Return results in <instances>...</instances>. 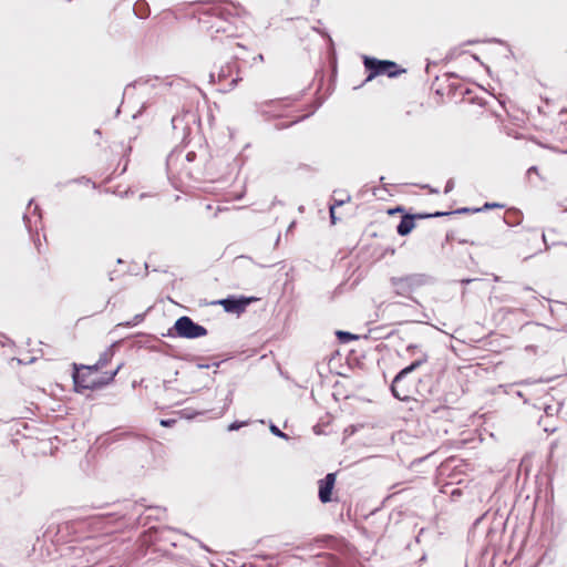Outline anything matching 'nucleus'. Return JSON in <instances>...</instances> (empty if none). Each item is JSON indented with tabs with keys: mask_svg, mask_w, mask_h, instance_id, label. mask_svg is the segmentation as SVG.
Wrapping results in <instances>:
<instances>
[{
	"mask_svg": "<svg viewBox=\"0 0 567 567\" xmlns=\"http://www.w3.org/2000/svg\"><path fill=\"white\" fill-rule=\"evenodd\" d=\"M288 99H275V100H267L259 104H256V111L260 113L262 116L266 117V120H270L271 117H279V112L282 107H286L288 104L286 103Z\"/></svg>",
	"mask_w": 567,
	"mask_h": 567,
	"instance_id": "obj_8",
	"label": "nucleus"
},
{
	"mask_svg": "<svg viewBox=\"0 0 567 567\" xmlns=\"http://www.w3.org/2000/svg\"><path fill=\"white\" fill-rule=\"evenodd\" d=\"M102 445L109 446L118 441H125L130 449L136 452H146L150 450L151 439L144 434L131 430H114L102 436Z\"/></svg>",
	"mask_w": 567,
	"mask_h": 567,
	"instance_id": "obj_4",
	"label": "nucleus"
},
{
	"mask_svg": "<svg viewBox=\"0 0 567 567\" xmlns=\"http://www.w3.org/2000/svg\"><path fill=\"white\" fill-rule=\"evenodd\" d=\"M233 39H234V34H233V33H231V34H228L226 38L220 39V43H221L223 45H225V47H226V45H229V44H231V43H233Z\"/></svg>",
	"mask_w": 567,
	"mask_h": 567,
	"instance_id": "obj_47",
	"label": "nucleus"
},
{
	"mask_svg": "<svg viewBox=\"0 0 567 567\" xmlns=\"http://www.w3.org/2000/svg\"><path fill=\"white\" fill-rule=\"evenodd\" d=\"M321 35L326 39H328L331 43H333L332 38L330 37L328 31H320Z\"/></svg>",
	"mask_w": 567,
	"mask_h": 567,
	"instance_id": "obj_56",
	"label": "nucleus"
},
{
	"mask_svg": "<svg viewBox=\"0 0 567 567\" xmlns=\"http://www.w3.org/2000/svg\"><path fill=\"white\" fill-rule=\"evenodd\" d=\"M362 61L364 71L367 73L364 83L370 82L381 75H385L390 79H396L400 75L406 73V69L402 68L400 64L392 60H381L375 56L363 55Z\"/></svg>",
	"mask_w": 567,
	"mask_h": 567,
	"instance_id": "obj_2",
	"label": "nucleus"
},
{
	"mask_svg": "<svg viewBox=\"0 0 567 567\" xmlns=\"http://www.w3.org/2000/svg\"><path fill=\"white\" fill-rule=\"evenodd\" d=\"M475 280H477V279L476 278H463V279L460 280V282L462 285H468V284H471V282H473Z\"/></svg>",
	"mask_w": 567,
	"mask_h": 567,
	"instance_id": "obj_54",
	"label": "nucleus"
},
{
	"mask_svg": "<svg viewBox=\"0 0 567 567\" xmlns=\"http://www.w3.org/2000/svg\"><path fill=\"white\" fill-rule=\"evenodd\" d=\"M321 104H322V102L316 103L315 106L312 107L311 112L308 115L299 117L296 121H292L290 123H282V122L276 123L275 124V130L281 131V130H285V128H288V127L292 126L293 124H296V123L302 121L303 118L308 117L309 115L313 114L321 106Z\"/></svg>",
	"mask_w": 567,
	"mask_h": 567,
	"instance_id": "obj_20",
	"label": "nucleus"
},
{
	"mask_svg": "<svg viewBox=\"0 0 567 567\" xmlns=\"http://www.w3.org/2000/svg\"><path fill=\"white\" fill-rule=\"evenodd\" d=\"M113 382V377L110 374V377H105L103 373L101 377H97L95 379H92L89 381L87 390L90 391H97L106 388Z\"/></svg>",
	"mask_w": 567,
	"mask_h": 567,
	"instance_id": "obj_16",
	"label": "nucleus"
},
{
	"mask_svg": "<svg viewBox=\"0 0 567 567\" xmlns=\"http://www.w3.org/2000/svg\"><path fill=\"white\" fill-rule=\"evenodd\" d=\"M453 188H454V179L450 178V179H447V182L445 184L444 194H449L450 192L453 190Z\"/></svg>",
	"mask_w": 567,
	"mask_h": 567,
	"instance_id": "obj_42",
	"label": "nucleus"
},
{
	"mask_svg": "<svg viewBox=\"0 0 567 567\" xmlns=\"http://www.w3.org/2000/svg\"><path fill=\"white\" fill-rule=\"evenodd\" d=\"M453 215V210H436L432 213V218H440Z\"/></svg>",
	"mask_w": 567,
	"mask_h": 567,
	"instance_id": "obj_36",
	"label": "nucleus"
},
{
	"mask_svg": "<svg viewBox=\"0 0 567 567\" xmlns=\"http://www.w3.org/2000/svg\"><path fill=\"white\" fill-rule=\"evenodd\" d=\"M350 199H351L350 195H347L346 198L334 199V202L331 206H333V208L336 209V207H340V206L344 205Z\"/></svg>",
	"mask_w": 567,
	"mask_h": 567,
	"instance_id": "obj_37",
	"label": "nucleus"
},
{
	"mask_svg": "<svg viewBox=\"0 0 567 567\" xmlns=\"http://www.w3.org/2000/svg\"><path fill=\"white\" fill-rule=\"evenodd\" d=\"M415 221L422 220V219H430L432 218V213L421 212V213H414L413 214Z\"/></svg>",
	"mask_w": 567,
	"mask_h": 567,
	"instance_id": "obj_35",
	"label": "nucleus"
},
{
	"mask_svg": "<svg viewBox=\"0 0 567 567\" xmlns=\"http://www.w3.org/2000/svg\"><path fill=\"white\" fill-rule=\"evenodd\" d=\"M357 432V426L355 425H350L348 427L344 429V435L346 436H351L353 435L354 433Z\"/></svg>",
	"mask_w": 567,
	"mask_h": 567,
	"instance_id": "obj_45",
	"label": "nucleus"
},
{
	"mask_svg": "<svg viewBox=\"0 0 567 567\" xmlns=\"http://www.w3.org/2000/svg\"><path fill=\"white\" fill-rule=\"evenodd\" d=\"M121 368H122V364H118L115 370L104 372V374H105V377H110V374H112L113 380H114Z\"/></svg>",
	"mask_w": 567,
	"mask_h": 567,
	"instance_id": "obj_49",
	"label": "nucleus"
},
{
	"mask_svg": "<svg viewBox=\"0 0 567 567\" xmlns=\"http://www.w3.org/2000/svg\"><path fill=\"white\" fill-rule=\"evenodd\" d=\"M23 223H24L27 229L29 230V233L31 234L32 233L31 219L28 214L23 215Z\"/></svg>",
	"mask_w": 567,
	"mask_h": 567,
	"instance_id": "obj_46",
	"label": "nucleus"
},
{
	"mask_svg": "<svg viewBox=\"0 0 567 567\" xmlns=\"http://www.w3.org/2000/svg\"><path fill=\"white\" fill-rule=\"evenodd\" d=\"M342 292V284L339 285L331 293H330V297H329V300L330 301H333L334 298L340 295Z\"/></svg>",
	"mask_w": 567,
	"mask_h": 567,
	"instance_id": "obj_43",
	"label": "nucleus"
},
{
	"mask_svg": "<svg viewBox=\"0 0 567 567\" xmlns=\"http://www.w3.org/2000/svg\"><path fill=\"white\" fill-rule=\"evenodd\" d=\"M207 13L216 17L220 20V24L210 25V29L215 28V33H228L230 32L229 18L243 17L246 13L245 8L239 3L231 0H224L214 2L213 6L207 10Z\"/></svg>",
	"mask_w": 567,
	"mask_h": 567,
	"instance_id": "obj_3",
	"label": "nucleus"
},
{
	"mask_svg": "<svg viewBox=\"0 0 567 567\" xmlns=\"http://www.w3.org/2000/svg\"><path fill=\"white\" fill-rule=\"evenodd\" d=\"M530 174H537L538 175V167L536 165H533V166H530L527 169V175H530Z\"/></svg>",
	"mask_w": 567,
	"mask_h": 567,
	"instance_id": "obj_52",
	"label": "nucleus"
},
{
	"mask_svg": "<svg viewBox=\"0 0 567 567\" xmlns=\"http://www.w3.org/2000/svg\"><path fill=\"white\" fill-rule=\"evenodd\" d=\"M238 61L247 63V59L241 55H234L233 61L226 62L220 66L218 71V81L224 83V92H230L234 90L238 83L243 80L240 76V68L238 66Z\"/></svg>",
	"mask_w": 567,
	"mask_h": 567,
	"instance_id": "obj_6",
	"label": "nucleus"
},
{
	"mask_svg": "<svg viewBox=\"0 0 567 567\" xmlns=\"http://www.w3.org/2000/svg\"><path fill=\"white\" fill-rule=\"evenodd\" d=\"M329 215L331 224L336 225L339 218L336 216V209L333 208V206H329Z\"/></svg>",
	"mask_w": 567,
	"mask_h": 567,
	"instance_id": "obj_41",
	"label": "nucleus"
},
{
	"mask_svg": "<svg viewBox=\"0 0 567 567\" xmlns=\"http://www.w3.org/2000/svg\"><path fill=\"white\" fill-rule=\"evenodd\" d=\"M334 334L338 342L341 344L350 343L351 341L358 340L360 338L359 334H354L346 330H336Z\"/></svg>",
	"mask_w": 567,
	"mask_h": 567,
	"instance_id": "obj_18",
	"label": "nucleus"
},
{
	"mask_svg": "<svg viewBox=\"0 0 567 567\" xmlns=\"http://www.w3.org/2000/svg\"><path fill=\"white\" fill-rule=\"evenodd\" d=\"M389 281L396 296L408 297L411 301L420 305V301L411 292L421 287L436 284V278L429 274H410L402 277L392 276Z\"/></svg>",
	"mask_w": 567,
	"mask_h": 567,
	"instance_id": "obj_1",
	"label": "nucleus"
},
{
	"mask_svg": "<svg viewBox=\"0 0 567 567\" xmlns=\"http://www.w3.org/2000/svg\"><path fill=\"white\" fill-rule=\"evenodd\" d=\"M209 82H215V73L214 72H210L209 73Z\"/></svg>",
	"mask_w": 567,
	"mask_h": 567,
	"instance_id": "obj_62",
	"label": "nucleus"
},
{
	"mask_svg": "<svg viewBox=\"0 0 567 567\" xmlns=\"http://www.w3.org/2000/svg\"><path fill=\"white\" fill-rule=\"evenodd\" d=\"M159 76L157 75H154V76H141L134 81H132L131 83H128L123 92V97L125 96L126 94V91L130 89V87H136L137 85H146V84H150L151 82L153 81H159Z\"/></svg>",
	"mask_w": 567,
	"mask_h": 567,
	"instance_id": "obj_19",
	"label": "nucleus"
},
{
	"mask_svg": "<svg viewBox=\"0 0 567 567\" xmlns=\"http://www.w3.org/2000/svg\"><path fill=\"white\" fill-rule=\"evenodd\" d=\"M524 215L520 209L512 207L506 210L504 215V223L509 226L514 227L519 225L523 221Z\"/></svg>",
	"mask_w": 567,
	"mask_h": 567,
	"instance_id": "obj_15",
	"label": "nucleus"
},
{
	"mask_svg": "<svg viewBox=\"0 0 567 567\" xmlns=\"http://www.w3.org/2000/svg\"><path fill=\"white\" fill-rule=\"evenodd\" d=\"M420 351H422L421 347L416 343H410L406 346V352L410 353L411 355H414L416 353L420 354Z\"/></svg>",
	"mask_w": 567,
	"mask_h": 567,
	"instance_id": "obj_32",
	"label": "nucleus"
},
{
	"mask_svg": "<svg viewBox=\"0 0 567 567\" xmlns=\"http://www.w3.org/2000/svg\"><path fill=\"white\" fill-rule=\"evenodd\" d=\"M133 337L135 339L134 343L140 348H147L152 351H159V349L155 346V342H156V343L163 344L164 347H166L168 349H172L171 344L163 342L158 338L151 336V334L140 332V333L134 334Z\"/></svg>",
	"mask_w": 567,
	"mask_h": 567,
	"instance_id": "obj_10",
	"label": "nucleus"
},
{
	"mask_svg": "<svg viewBox=\"0 0 567 567\" xmlns=\"http://www.w3.org/2000/svg\"><path fill=\"white\" fill-rule=\"evenodd\" d=\"M107 275H109V280H110V281L115 280V279H116V277H117L116 270L109 271V274H107Z\"/></svg>",
	"mask_w": 567,
	"mask_h": 567,
	"instance_id": "obj_55",
	"label": "nucleus"
},
{
	"mask_svg": "<svg viewBox=\"0 0 567 567\" xmlns=\"http://www.w3.org/2000/svg\"><path fill=\"white\" fill-rule=\"evenodd\" d=\"M208 330L188 316L178 317L163 337L194 340L207 336Z\"/></svg>",
	"mask_w": 567,
	"mask_h": 567,
	"instance_id": "obj_5",
	"label": "nucleus"
},
{
	"mask_svg": "<svg viewBox=\"0 0 567 567\" xmlns=\"http://www.w3.org/2000/svg\"><path fill=\"white\" fill-rule=\"evenodd\" d=\"M133 12L136 18L145 19L150 16V7L146 1L138 0L134 3Z\"/></svg>",
	"mask_w": 567,
	"mask_h": 567,
	"instance_id": "obj_17",
	"label": "nucleus"
},
{
	"mask_svg": "<svg viewBox=\"0 0 567 567\" xmlns=\"http://www.w3.org/2000/svg\"><path fill=\"white\" fill-rule=\"evenodd\" d=\"M78 367L84 371H86L89 374L91 373H94V372H97L102 369L101 365H99L97 362H95L94 364H82V363H72V368L73 369H78Z\"/></svg>",
	"mask_w": 567,
	"mask_h": 567,
	"instance_id": "obj_24",
	"label": "nucleus"
},
{
	"mask_svg": "<svg viewBox=\"0 0 567 567\" xmlns=\"http://www.w3.org/2000/svg\"><path fill=\"white\" fill-rule=\"evenodd\" d=\"M524 290H525V291H533V288H532L530 286H525V287H524Z\"/></svg>",
	"mask_w": 567,
	"mask_h": 567,
	"instance_id": "obj_64",
	"label": "nucleus"
},
{
	"mask_svg": "<svg viewBox=\"0 0 567 567\" xmlns=\"http://www.w3.org/2000/svg\"><path fill=\"white\" fill-rule=\"evenodd\" d=\"M413 371L406 365L402 368L395 375H394V388L401 382L404 381Z\"/></svg>",
	"mask_w": 567,
	"mask_h": 567,
	"instance_id": "obj_25",
	"label": "nucleus"
},
{
	"mask_svg": "<svg viewBox=\"0 0 567 567\" xmlns=\"http://www.w3.org/2000/svg\"><path fill=\"white\" fill-rule=\"evenodd\" d=\"M542 239H543V241H544V244H545V246H546V249H548V248H549V246H548V244H547V240H546V236H545V234H542Z\"/></svg>",
	"mask_w": 567,
	"mask_h": 567,
	"instance_id": "obj_61",
	"label": "nucleus"
},
{
	"mask_svg": "<svg viewBox=\"0 0 567 567\" xmlns=\"http://www.w3.org/2000/svg\"><path fill=\"white\" fill-rule=\"evenodd\" d=\"M482 212L480 207H458L453 210V215H466Z\"/></svg>",
	"mask_w": 567,
	"mask_h": 567,
	"instance_id": "obj_28",
	"label": "nucleus"
},
{
	"mask_svg": "<svg viewBox=\"0 0 567 567\" xmlns=\"http://www.w3.org/2000/svg\"><path fill=\"white\" fill-rule=\"evenodd\" d=\"M319 557L327 559L328 567H342L341 559L332 554L323 553V554H320Z\"/></svg>",
	"mask_w": 567,
	"mask_h": 567,
	"instance_id": "obj_23",
	"label": "nucleus"
},
{
	"mask_svg": "<svg viewBox=\"0 0 567 567\" xmlns=\"http://www.w3.org/2000/svg\"><path fill=\"white\" fill-rule=\"evenodd\" d=\"M195 159H196V153L194 151H190L186 154L187 162H194Z\"/></svg>",
	"mask_w": 567,
	"mask_h": 567,
	"instance_id": "obj_51",
	"label": "nucleus"
},
{
	"mask_svg": "<svg viewBox=\"0 0 567 567\" xmlns=\"http://www.w3.org/2000/svg\"><path fill=\"white\" fill-rule=\"evenodd\" d=\"M471 56L474 61L478 62L491 74L489 66L486 65L484 62H482L481 58L476 53H471Z\"/></svg>",
	"mask_w": 567,
	"mask_h": 567,
	"instance_id": "obj_39",
	"label": "nucleus"
},
{
	"mask_svg": "<svg viewBox=\"0 0 567 567\" xmlns=\"http://www.w3.org/2000/svg\"><path fill=\"white\" fill-rule=\"evenodd\" d=\"M422 189H427L430 194H439L440 190L435 187H432L430 184H421L417 185Z\"/></svg>",
	"mask_w": 567,
	"mask_h": 567,
	"instance_id": "obj_40",
	"label": "nucleus"
},
{
	"mask_svg": "<svg viewBox=\"0 0 567 567\" xmlns=\"http://www.w3.org/2000/svg\"><path fill=\"white\" fill-rule=\"evenodd\" d=\"M455 237H454V231L450 230L446 233L445 235V241L449 243L451 240H453Z\"/></svg>",
	"mask_w": 567,
	"mask_h": 567,
	"instance_id": "obj_53",
	"label": "nucleus"
},
{
	"mask_svg": "<svg viewBox=\"0 0 567 567\" xmlns=\"http://www.w3.org/2000/svg\"><path fill=\"white\" fill-rule=\"evenodd\" d=\"M89 377L90 374L80 369L78 367V369H73L72 371V380H73V391L75 393H79V394H82L84 393L85 390H87V386H89Z\"/></svg>",
	"mask_w": 567,
	"mask_h": 567,
	"instance_id": "obj_11",
	"label": "nucleus"
},
{
	"mask_svg": "<svg viewBox=\"0 0 567 567\" xmlns=\"http://www.w3.org/2000/svg\"><path fill=\"white\" fill-rule=\"evenodd\" d=\"M248 424V421H233L231 423L228 424L227 426V431L228 432H234V431H238L239 429H241L243 426L247 425Z\"/></svg>",
	"mask_w": 567,
	"mask_h": 567,
	"instance_id": "obj_30",
	"label": "nucleus"
},
{
	"mask_svg": "<svg viewBox=\"0 0 567 567\" xmlns=\"http://www.w3.org/2000/svg\"><path fill=\"white\" fill-rule=\"evenodd\" d=\"M551 411H553V406H551V405H547V406L545 408V412H546V414H547V415H550V414H551Z\"/></svg>",
	"mask_w": 567,
	"mask_h": 567,
	"instance_id": "obj_58",
	"label": "nucleus"
},
{
	"mask_svg": "<svg viewBox=\"0 0 567 567\" xmlns=\"http://www.w3.org/2000/svg\"><path fill=\"white\" fill-rule=\"evenodd\" d=\"M171 383H172V381L165 380L164 381V389L165 390L169 389L171 388Z\"/></svg>",
	"mask_w": 567,
	"mask_h": 567,
	"instance_id": "obj_59",
	"label": "nucleus"
},
{
	"mask_svg": "<svg viewBox=\"0 0 567 567\" xmlns=\"http://www.w3.org/2000/svg\"><path fill=\"white\" fill-rule=\"evenodd\" d=\"M481 40H477V39H473V40H467L464 42V45H473V44H476V43H480Z\"/></svg>",
	"mask_w": 567,
	"mask_h": 567,
	"instance_id": "obj_57",
	"label": "nucleus"
},
{
	"mask_svg": "<svg viewBox=\"0 0 567 567\" xmlns=\"http://www.w3.org/2000/svg\"><path fill=\"white\" fill-rule=\"evenodd\" d=\"M188 117L192 118L193 121H195V115L190 114V113L185 114L183 116L176 115V116H173V118H172V125H173L174 131H177L181 127L182 133H183L182 142L185 144L188 143L187 137L190 133V127L188 126V121H185Z\"/></svg>",
	"mask_w": 567,
	"mask_h": 567,
	"instance_id": "obj_13",
	"label": "nucleus"
},
{
	"mask_svg": "<svg viewBox=\"0 0 567 567\" xmlns=\"http://www.w3.org/2000/svg\"><path fill=\"white\" fill-rule=\"evenodd\" d=\"M269 431H270V433H271L272 435H275V436H277V437H279V439H282V440H285V441H289V440H290V436H289L287 433L282 432V431H281V430H280V429H279L275 423H272L271 421H270V423H269Z\"/></svg>",
	"mask_w": 567,
	"mask_h": 567,
	"instance_id": "obj_26",
	"label": "nucleus"
},
{
	"mask_svg": "<svg viewBox=\"0 0 567 567\" xmlns=\"http://www.w3.org/2000/svg\"><path fill=\"white\" fill-rule=\"evenodd\" d=\"M390 391L391 394L399 401L408 402L412 398L411 383L408 382L406 379L404 381H401L395 388L393 379L390 384Z\"/></svg>",
	"mask_w": 567,
	"mask_h": 567,
	"instance_id": "obj_12",
	"label": "nucleus"
},
{
	"mask_svg": "<svg viewBox=\"0 0 567 567\" xmlns=\"http://www.w3.org/2000/svg\"><path fill=\"white\" fill-rule=\"evenodd\" d=\"M223 363V361H217V362H213L212 364H208V363H197L196 367L198 369H208L210 367H216L218 368L220 364Z\"/></svg>",
	"mask_w": 567,
	"mask_h": 567,
	"instance_id": "obj_38",
	"label": "nucleus"
},
{
	"mask_svg": "<svg viewBox=\"0 0 567 567\" xmlns=\"http://www.w3.org/2000/svg\"><path fill=\"white\" fill-rule=\"evenodd\" d=\"M145 317H146V312L137 313V315L134 316V318L132 320L122 322L118 326L134 327V326H137L138 323H141L142 321H144Z\"/></svg>",
	"mask_w": 567,
	"mask_h": 567,
	"instance_id": "obj_27",
	"label": "nucleus"
},
{
	"mask_svg": "<svg viewBox=\"0 0 567 567\" xmlns=\"http://www.w3.org/2000/svg\"><path fill=\"white\" fill-rule=\"evenodd\" d=\"M406 212H408V210H406V209H405V207H404V206H402V205H396V206L391 207V208H389V209H388V214H389L390 216H393V215H395V214H398V213H400L401 215H403V214H405Z\"/></svg>",
	"mask_w": 567,
	"mask_h": 567,
	"instance_id": "obj_31",
	"label": "nucleus"
},
{
	"mask_svg": "<svg viewBox=\"0 0 567 567\" xmlns=\"http://www.w3.org/2000/svg\"><path fill=\"white\" fill-rule=\"evenodd\" d=\"M257 300L258 299L254 296L247 297L243 295H229L226 298L215 301L214 303L220 305L227 313L240 316L252 302Z\"/></svg>",
	"mask_w": 567,
	"mask_h": 567,
	"instance_id": "obj_7",
	"label": "nucleus"
},
{
	"mask_svg": "<svg viewBox=\"0 0 567 567\" xmlns=\"http://www.w3.org/2000/svg\"><path fill=\"white\" fill-rule=\"evenodd\" d=\"M176 424L175 419H161L159 425L163 427H173Z\"/></svg>",
	"mask_w": 567,
	"mask_h": 567,
	"instance_id": "obj_34",
	"label": "nucleus"
},
{
	"mask_svg": "<svg viewBox=\"0 0 567 567\" xmlns=\"http://www.w3.org/2000/svg\"><path fill=\"white\" fill-rule=\"evenodd\" d=\"M337 473H328L318 481V497L322 504L332 502V494L336 485Z\"/></svg>",
	"mask_w": 567,
	"mask_h": 567,
	"instance_id": "obj_9",
	"label": "nucleus"
},
{
	"mask_svg": "<svg viewBox=\"0 0 567 567\" xmlns=\"http://www.w3.org/2000/svg\"><path fill=\"white\" fill-rule=\"evenodd\" d=\"M33 214L40 215V207L38 205H34ZM39 218H41V216H39Z\"/></svg>",
	"mask_w": 567,
	"mask_h": 567,
	"instance_id": "obj_60",
	"label": "nucleus"
},
{
	"mask_svg": "<svg viewBox=\"0 0 567 567\" xmlns=\"http://www.w3.org/2000/svg\"><path fill=\"white\" fill-rule=\"evenodd\" d=\"M113 346L112 344L111 347H109L104 352H102L100 354V358L99 360L96 361L99 363V365H101L102 368L105 367L111 360H112V357L114 354V351H113Z\"/></svg>",
	"mask_w": 567,
	"mask_h": 567,
	"instance_id": "obj_22",
	"label": "nucleus"
},
{
	"mask_svg": "<svg viewBox=\"0 0 567 567\" xmlns=\"http://www.w3.org/2000/svg\"><path fill=\"white\" fill-rule=\"evenodd\" d=\"M429 360V354L425 351H420V355L413 360L408 367L414 372L420 369Z\"/></svg>",
	"mask_w": 567,
	"mask_h": 567,
	"instance_id": "obj_21",
	"label": "nucleus"
},
{
	"mask_svg": "<svg viewBox=\"0 0 567 567\" xmlns=\"http://www.w3.org/2000/svg\"><path fill=\"white\" fill-rule=\"evenodd\" d=\"M264 61H265L264 54L259 53V54L252 56L250 66H252L256 62H264Z\"/></svg>",
	"mask_w": 567,
	"mask_h": 567,
	"instance_id": "obj_48",
	"label": "nucleus"
},
{
	"mask_svg": "<svg viewBox=\"0 0 567 567\" xmlns=\"http://www.w3.org/2000/svg\"><path fill=\"white\" fill-rule=\"evenodd\" d=\"M504 205L503 204H499V203H489V202H486L481 208H482V212L484 210H487V209H493V208H503Z\"/></svg>",
	"mask_w": 567,
	"mask_h": 567,
	"instance_id": "obj_33",
	"label": "nucleus"
},
{
	"mask_svg": "<svg viewBox=\"0 0 567 567\" xmlns=\"http://www.w3.org/2000/svg\"><path fill=\"white\" fill-rule=\"evenodd\" d=\"M483 42L505 44V41H503L502 39H498V38L486 39Z\"/></svg>",
	"mask_w": 567,
	"mask_h": 567,
	"instance_id": "obj_50",
	"label": "nucleus"
},
{
	"mask_svg": "<svg viewBox=\"0 0 567 567\" xmlns=\"http://www.w3.org/2000/svg\"><path fill=\"white\" fill-rule=\"evenodd\" d=\"M233 394L234 390H229L226 398H225V405L221 408V410L216 414L217 416L224 415V413L228 410L229 405L233 402Z\"/></svg>",
	"mask_w": 567,
	"mask_h": 567,
	"instance_id": "obj_29",
	"label": "nucleus"
},
{
	"mask_svg": "<svg viewBox=\"0 0 567 567\" xmlns=\"http://www.w3.org/2000/svg\"><path fill=\"white\" fill-rule=\"evenodd\" d=\"M416 221L412 213L406 212L401 216V220L399 221L396 226V233L401 237H405L412 233V230L415 228Z\"/></svg>",
	"mask_w": 567,
	"mask_h": 567,
	"instance_id": "obj_14",
	"label": "nucleus"
},
{
	"mask_svg": "<svg viewBox=\"0 0 567 567\" xmlns=\"http://www.w3.org/2000/svg\"><path fill=\"white\" fill-rule=\"evenodd\" d=\"M297 169H301V171H306V172H315L316 171V168L312 167L311 165L303 164V163L298 164Z\"/></svg>",
	"mask_w": 567,
	"mask_h": 567,
	"instance_id": "obj_44",
	"label": "nucleus"
},
{
	"mask_svg": "<svg viewBox=\"0 0 567 567\" xmlns=\"http://www.w3.org/2000/svg\"><path fill=\"white\" fill-rule=\"evenodd\" d=\"M236 47L247 51V48L244 44H241V43H236Z\"/></svg>",
	"mask_w": 567,
	"mask_h": 567,
	"instance_id": "obj_63",
	"label": "nucleus"
}]
</instances>
